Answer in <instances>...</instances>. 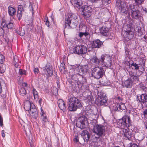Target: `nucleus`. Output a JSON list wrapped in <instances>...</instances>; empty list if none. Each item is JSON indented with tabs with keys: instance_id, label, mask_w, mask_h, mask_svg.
<instances>
[{
	"instance_id": "de8ad7c7",
	"label": "nucleus",
	"mask_w": 147,
	"mask_h": 147,
	"mask_svg": "<svg viewBox=\"0 0 147 147\" xmlns=\"http://www.w3.org/2000/svg\"><path fill=\"white\" fill-rule=\"evenodd\" d=\"M4 57L0 54V64H2L4 60Z\"/></svg>"
},
{
	"instance_id": "3c124183",
	"label": "nucleus",
	"mask_w": 147,
	"mask_h": 147,
	"mask_svg": "<svg viewBox=\"0 0 147 147\" xmlns=\"http://www.w3.org/2000/svg\"><path fill=\"white\" fill-rule=\"evenodd\" d=\"M128 147H138V146L136 144L131 143L130 144L129 146Z\"/></svg>"
},
{
	"instance_id": "6e6552de",
	"label": "nucleus",
	"mask_w": 147,
	"mask_h": 147,
	"mask_svg": "<svg viewBox=\"0 0 147 147\" xmlns=\"http://www.w3.org/2000/svg\"><path fill=\"white\" fill-rule=\"evenodd\" d=\"M100 61L102 67H109L111 65V57L106 54L101 55Z\"/></svg>"
},
{
	"instance_id": "72a5a7b5",
	"label": "nucleus",
	"mask_w": 147,
	"mask_h": 147,
	"mask_svg": "<svg viewBox=\"0 0 147 147\" xmlns=\"http://www.w3.org/2000/svg\"><path fill=\"white\" fill-rule=\"evenodd\" d=\"M118 107L119 109L122 111L125 110L126 108L125 105L123 103H121L119 104Z\"/></svg>"
},
{
	"instance_id": "49530a36",
	"label": "nucleus",
	"mask_w": 147,
	"mask_h": 147,
	"mask_svg": "<svg viewBox=\"0 0 147 147\" xmlns=\"http://www.w3.org/2000/svg\"><path fill=\"white\" fill-rule=\"evenodd\" d=\"M139 76L138 75H134L133 77L131 78L134 81H138V80Z\"/></svg>"
},
{
	"instance_id": "5701e85b",
	"label": "nucleus",
	"mask_w": 147,
	"mask_h": 147,
	"mask_svg": "<svg viewBox=\"0 0 147 147\" xmlns=\"http://www.w3.org/2000/svg\"><path fill=\"white\" fill-rule=\"evenodd\" d=\"M100 32L102 35L104 36L107 35L109 31L108 28L107 27H104L101 28L99 29Z\"/></svg>"
},
{
	"instance_id": "0e129e2a",
	"label": "nucleus",
	"mask_w": 147,
	"mask_h": 147,
	"mask_svg": "<svg viewBox=\"0 0 147 147\" xmlns=\"http://www.w3.org/2000/svg\"><path fill=\"white\" fill-rule=\"evenodd\" d=\"M29 7H30H30L31 8V9H32V13H33V7H32V5H30V6H29Z\"/></svg>"
},
{
	"instance_id": "b1692460",
	"label": "nucleus",
	"mask_w": 147,
	"mask_h": 147,
	"mask_svg": "<svg viewBox=\"0 0 147 147\" xmlns=\"http://www.w3.org/2000/svg\"><path fill=\"white\" fill-rule=\"evenodd\" d=\"M5 22L6 23L4 24V25H5L6 27H7L8 28L11 29L13 27V24L11 22H8V21L5 22V21L3 20L2 25Z\"/></svg>"
},
{
	"instance_id": "f704fd0d",
	"label": "nucleus",
	"mask_w": 147,
	"mask_h": 147,
	"mask_svg": "<svg viewBox=\"0 0 147 147\" xmlns=\"http://www.w3.org/2000/svg\"><path fill=\"white\" fill-rule=\"evenodd\" d=\"M17 33L21 36H23L25 34V32L24 29H21L19 31H17Z\"/></svg>"
},
{
	"instance_id": "a19ab883",
	"label": "nucleus",
	"mask_w": 147,
	"mask_h": 147,
	"mask_svg": "<svg viewBox=\"0 0 147 147\" xmlns=\"http://www.w3.org/2000/svg\"><path fill=\"white\" fill-rule=\"evenodd\" d=\"M135 3L138 5H141L143 3L144 0H134Z\"/></svg>"
},
{
	"instance_id": "bf43d9fd",
	"label": "nucleus",
	"mask_w": 147,
	"mask_h": 147,
	"mask_svg": "<svg viewBox=\"0 0 147 147\" xmlns=\"http://www.w3.org/2000/svg\"><path fill=\"white\" fill-rule=\"evenodd\" d=\"M44 22L46 23V22H49L48 20V18L46 17L44 20Z\"/></svg>"
},
{
	"instance_id": "09e8293b",
	"label": "nucleus",
	"mask_w": 147,
	"mask_h": 147,
	"mask_svg": "<svg viewBox=\"0 0 147 147\" xmlns=\"http://www.w3.org/2000/svg\"><path fill=\"white\" fill-rule=\"evenodd\" d=\"M23 11V7L22 5H19L18 6V11Z\"/></svg>"
},
{
	"instance_id": "a211bd4d",
	"label": "nucleus",
	"mask_w": 147,
	"mask_h": 147,
	"mask_svg": "<svg viewBox=\"0 0 147 147\" xmlns=\"http://www.w3.org/2000/svg\"><path fill=\"white\" fill-rule=\"evenodd\" d=\"M138 100L140 102L144 103L147 102V94H143L137 96Z\"/></svg>"
},
{
	"instance_id": "aec40b11",
	"label": "nucleus",
	"mask_w": 147,
	"mask_h": 147,
	"mask_svg": "<svg viewBox=\"0 0 147 147\" xmlns=\"http://www.w3.org/2000/svg\"><path fill=\"white\" fill-rule=\"evenodd\" d=\"M58 106L61 110L63 112L65 111L66 106L63 100L61 99H59L58 101Z\"/></svg>"
},
{
	"instance_id": "864d4df0",
	"label": "nucleus",
	"mask_w": 147,
	"mask_h": 147,
	"mask_svg": "<svg viewBox=\"0 0 147 147\" xmlns=\"http://www.w3.org/2000/svg\"><path fill=\"white\" fill-rule=\"evenodd\" d=\"M0 125L1 126H2L3 123V119L1 116H0Z\"/></svg>"
},
{
	"instance_id": "c85d7f7f",
	"label": "nucleus",
	"mask_w": 147,
	"mask_h": 147,
	"mask_svg": "<svg viewBox=\"0 0 147 147\" xmlns=\"http://www.w3.org/2000/svg\"><path fill=\"white\" fill-rule=\"evenodd\" d=\"M32 92L34 96V99L35 100L38 99V92L36 91V89H33Z\"/></svg>"
},
{
	"instance_id": "9d476101",
	"label": "nucleus",
	"mask_w": 147,
	"mask_h": 147,
	"mask_svg": "<svg viewBox=\"0 0 147 147\" xmlns=\"http://www.w3.org/2000/svg\"><path fill=\"white\" fill-rule=\"evenodd\" d=\"M93 132L98 136H102L104 134L105 129V127L100 125H96L94 126Z\"/></svg>"
},
{
	"instance_id": "c756f323",
	"label": "nucleus",
	"mask_w": 147,
	"mask_h": 147,
	"mask_svg": "<svg viewBox=\"0 0 147 147\" xmlns=\"http://www.w3.org/2000/svg\"><path fill=\"white\" fill-rule=\"evenodd\" d=\"M92 61L96 64L99 65L100 63V60L98 59L96 56H94L92 58Z\"/></svg>"
},
{
	"instance_id": "6ab92c4d",
	"label": "nucleus",
	"mask_w": 147,
	"mask_h": 147,
	"mask_svg": "<svg viewBox=\"0 0 147 147\" xmlns=\"http://www.w3.org/2000/svg\"><path fill=\"white\" fill-rule=\"evenodd\" d=\"M71 2L75 7L78 8H79L82 5V2L81 0H71Z\"/></svg>"
},
{
	"instance_id": "2f4dec72",
	"label": "nucleus",
	"mask_w": 147,
	"mask_h": 147,
	"mask_svg": "<svg viewBox=\"0 0 147 147\" xmlns=\"http://www.w3.org/2000/svg\"><path fill=\"white\" fill-rule=\"evenodd\" d=\"M51 91L54 95H56L57 94L58 91L56 88L55 87H52Z\"/></svg>"
},
{
	"instance_id": "58836bf2",
	"label": "nucleus",
	"mask_w": 147,
	"mask_h": 147,
	"mask_svg": "<svg viewBox=\"0 0 147 147\" xmlns=\"http://www.w3.org/2000/svg\"><path fill=\"white\" fill-rule=\"evenodd\" d=\"M90 138V136L89 135V134L88 133L86 135V136H85L82 138H83L85 141H86V142H88Z\"/></svg>"
},
{
	"instance_id": "052dcab7",
	"label": "nucleus",
	"mask_w": 147,
	"mask_h": 147,
	"mask_svg": "<svg viewBox=\"0 0 147 147\" xmlns=\"http://www.w3.org/2000/svg\"><path fill=\"white\" fill-rule=\"evenodd\" d=\"M144 115H147V109L144 111Z\"/></svg>"
},
{
	"instance_id": "ea45409f",
	"label": "nucleus",
	"mask_w": 147,
	"mask_h": 147,
	"mask_svg": "<svg viewBox=\"0 0 147 147\" xmlns=\"http://www.w3.org/2000/svg\"><path fill=\"white\" fill-rule=\"evenodd\" d=\"M22 16V12L21 11H18L17 17L19 20H20Z\"/></svg>"
},
{
	"instance_id": "0eeeda50",
	"label": "nucleus",
	"mask_w": 147,
	"mask_h": 147,
	"mask_svg": "<svg viewBox=\"0 0 147 147\" xmlns=\"http://www.w3.org/2000/svg\"><path fill=\"white\" fill-rule=\"evenodd\" d=\"M129 7L131 16L133 19L140 20L142 18L139 10H138L135 5L129 4Z\"/></svg>"
},
{
	"instance_id": "79ce46f5",
	"label": "nucleus",
	"mask_w": 147,
	"mask_h": 147,
	"mask_svg": "<svg viewBox=\"0 0 147 147\" xmlns=\"http://www.w3.org/2000/svg\"><path fill=\"white\" fill-rule=\"evenodd\" d=\"M88 133H89L87 131L84 130L82 131L81 134V135L82 137L83 138L85 136H86V135H87Z\"/></svg>"
},
{
	"instance_id": "20e7f679",
	"label": "nucleus",
	"mask_w": 147,
	"mask_h": 147,
	"mask_svg": "<svg viewBox=\"0 0 147 147\" xmlns=\"http://www.w3.org/2000/svg\"><path fill=\"white\" fill-rule=\"evenodd\" d=\"M23 125L30 146L32 147V146H34L35 144V139L33 138L30 130V127L26 124H24Z\"/></svg>"
},
{
	"instance_id": "6e6d98bb",
	"label": "nucleus",
	"mask_w": 147,
	"mask_h": 147,
	"mask_svg": "<svg viewBox=\"0 0 147 147\" xmlns=\"http://www.w3.org/2000/svg\"><path fill=\"white\" fill-rule=\"evenodd\" d=\"M74 141L76 142H77L78 141V137H76L74 139Z\"/></svg>"
},
{
	"instance_id": "338daca9",
	"label": "nucleus",
	"mask_w": 147,
	"mask_h": 147,
	"mask_svg": "<svg viewBox=\"0 0 147 147\" xmlns=\"http://www.w3.org/2000/svg\"><path fill=\"white\" fill-rule=\"evenodd\" d=\"M23 85L25 87H26L27 86V84L26 83L24 82L23 84Z\"/></svg>"
},
{
	"instance_id": "7ed1b4c3",
	"label": "nucleus",
	"mask_w": 147,
	"mask_h": 147,
	"mask_svg": "<svg viewBox=\"0 0 147 147\" xmlns=\"http://www.w3.org/2000/svg\"><path fill=\"white\" fill-rule=\"evenodd\" d=\"M68 108L70 111H75L82 107L80 101L74 96H71L68 99Z\"/></svg>"
},
{
	"instance_id": "f8f14e48",
	"label": "nucleus",
	"mask_w": 147,
	"mask_h": 147,
	"mask_svg": "<svg viewBox=\"0 0 147 147\" xmlns=\"http://www.w3.org/2000/svg\"><path fill=\"white\" fill-rule=\"evenodd\" d=\"M130 118L126 116H123L121 119L117 122V124L121 128L126 127L127 128L129 126Z\"/></svg>"
},
{
	"instance_id": "ddd939ff",
	"label": "nucleus",
	"mask_w": 147,
	"mask_h": 147,
	"mask_svg": "<svg viewBox=\"0 0 147 147\" xmlns=\"http://www.w3.org/2000/svg\"><path fill=\"white\" fill-rule=\"evenodd\" d=\"M133 30L132 28H129L125 31L123 35L126 40H129L133 38L134 36Z\"/></svg>"
},
{
	"instance_id": "f257e3e1",
	"label": "nucleus",
	"mask_w": 147,
	"mask_h": 147,
	"mask_svg": "<svg viewBox=\"0 0 147 147\" xmlns=\"http://www.w3.org/2000/svg\"><path fill=\"white\" fill-rule=\"evenodd\" d=\"M88 69V67L86 65H77L75 66L73 69H71L69 71L70 75L71 76V78L76 81H78L77 83L78 84H79L80 82L78 78H76V75L82 76L86 74Z\"/></svg>"
},
{
	"instance_id": "393cba45",
	"label": "nucleus",
	"mask_w": 147,
	"mask_h": 147,
	"mask_svg": "<svg viewBox=\"0 0 147 147\" xmlns=\"http://www.w3.org/2000/svg\"><path fill=\"white\" fill-rule=\"evenodd\" d=\"M132 82L131 79H128L124 83V85L126 88H130L132 86Z\"/></svg>"
},
{
	"instance_id": "39448f33",
	"label": "nucleus",
	"mask_w": 147,
	"mask_h": 147,
	"mask_svg": "<svg viewBox=\"0 0 147 147\" xmlns=\"http://www.w3.org/2000/svg\"><path fill=\"white\" fill-rule=\"evenodd\" d=\"M116 5L119 7V8L120 10L121 13L130 15V10L129 9V5L128 6L124 2L121 1L120 0H117L116 1Z\"/></svg>"
},
{
	"instance_id": "1a4fd4ad",
	"label": "nucleus",
	"mask_w": 147,
	"mask_h": 147,
	"mask_svg": "<svg viewBox=\"0 0 147 147\" xmlns=\"http://www.w3.org/2000/svg\"><path fill=\"white\" fill-rule=\"evenodd\" d=\"M104 74L103 69L100 67H96L92 69V75L97 79L102 78Z\"/></svg>"
},
{
	"instance_id": "473e14b6",
	"label": "nucleus",
	"mask_w": 147,
	"mask_h": 147,
	"mask_svg": "<svg viewBox=\"0 0 147 147\" xmlns=\"http://www.w3.org/2000/svg\"><path fill=\"white\" fill-rule=\"evenodd\" d=\"M20 94L22 96H24L26 94V91L24 88H21L20 90Z\"/></svg>"
},
{
	"instance_id": "423d86ee",
	"label": "nucleus",
	"mask_w": 147,
	"mask_h": 147,
	"mask_svg": "<svg viewBox=\"0 0 147 147\" xmlns=\"http://www.w3.org/2000/svg\"><path fill=\"white\" fill-rule=\"evenodd\" d=\"M87 50L86 47L83 45H77L70 50V52L79 55L84 54L87 52Z\"/></svg>"
},
{
	"instance_id": "4be33fe9",
	"label": "nucleus",
	"mask_w": 147,
	"mask_h": 147,
	"mask_svg": "<svg viewBox=\"0 0 147 147\" xmlns=\"http://www.w3.org/2000/svg\"><path fill=\"white\" fill-rule=\"evenodd\" d=\"M103 42L99 40H96L93 42L92 46L95 48H100L102 45Z\"/></svg>"
},
{
	"instance_id": "4c0bfd02",
	"label": "nucleus",
	"mask_w": 147,
	"mask_h": 147,
	"mask_svg": "<svg viewBox=\"0 0 147 147\" xmlns=\"http://www.w3.org/2000/svg\"><path fill=\"white\" fill-rule=\"evenodd\" d=\"M65 65L63 63H61L59 67V70L60 72H62V71H65Z\"/></svg>"
},
{
	"instance_id": "cd10ccee",
	"label": "nucleus",
	"mask_w": 147,
	"mask_h": 147,
	"mask_svg": "<svg viewBox=\"0 0 147 147\" xmlns=\"http://www.w3.org/2000/svg\"><path fill=\"white\" fill-rule=\"evenodd\" d=\"M98 100L100 102V104L102 105H104L107 102L106 98L103 97V96H100V98Z\"/></svg>"
},
{
	"instance_id": "603ef678",
	"label": "nucleus",
	"mask_w": 147,
	"mask_h": 147,
	"mask_svg": "<svg viewBox=\"0 0 147 147\" xmlns=\"http://www.w3.org/2000/svg\"><path fill=\"white\" fill-rule=\"evenodd\" d=\"M34 71L35 74H38L39 71V70L38 68H35L34 70Z\"/></svg>"
},
{
	"instance_id": "e2e57ef3",
	"label": "nucleus",
	"mask_w": 147,
	"mask_h": 147,
	"mask_svg": "<svg viewBox=\"0 0 147 147\" xmlns=\"http://www.w3.org/2000/svg\"><path fill=\"white\" fill-rule=\"evenodd\" d=\"M49 22H46V23H45L46 25L48 27L49 26Z\"/></svg>"
},
{
	"instance_id": "5fc2aeb1",
	"label": "nucleus",
	"mask_w": 147,
	"mask_h": 147,
	"mask_svg": "<svg viewBox=\"0 0 147 147\" xmlns=\"http://www.w3.org/2000/svg\"><path fill=\"white\" fill-rule=\"evenodd\" d=\"M2 136L3 137H4L5 136V131L4 130H3L1 132Z\"/></svg>"
},
{
	"instance_id": "f03ea898",
	"label": "nucleus",
	"mask_w": 147,
	"mask_h": 147,
	"mask_svg": "<svg viewBox=\"0 0 147 147\" xmlns=\"http://www.w3.org/2000/svg\"><path fill=\"white\" fill-rule=\"evenodd\" d=\"M64 31L67 29L76 27L78 24V20L76 15L72 13H68L66 17Z\"/></svg>"
},
{
	"instance_id": "f3484780",
	"label": "nucleus",
	"mask_w": 147,
	"mask_h": 147,
	"mask_svg": "<svg viewBox=\"0 0 147 147\" xmlns=\"http://www.w3.org/2000/svg\"><path fill=\"white\" fill-rule=\"evenodd\" d=\"M33 105H34L32 103H31L29 101L27 100L24 103V108L25 110L28 111L30 110V112L32 107H34Z\"/></svg>"
},
{
	"instance_id": "680f3d73",
	"label": "nucleus",
	"mask_w": 147,
	"mask_h": 147,
	"mask_svg": "<svg viewBox=\"0 0 147 147\" xmlns=\"http://www.w3.org/2000/svg\"><path fill=\"white\" fill-rule=\"evenodd\" d=\"M5 41L7 42L8 43L9 42V40L8 38H5Z\"/></svg>"
},
{
	"instance_id": "4d7b16f0",
	"label": "nucleus",
	"mask_w": 147,
	"mask_h": 147,
	"mask_svg": "<svg viewBox=\"0 0 147 147\" xmlns=\"http://www.w3.org/2000/svg\"><path fill=\"white\" fill-rule=\"evenodd\" d=\"M14 66L16 67H18L19 66V65L18 63H14Z\"/></svg>"
},
{
	"instance_id": "c9c22d12",
	"label": "nucleus",
	"mask_w": 147,
	"mask_h": 147,
	"mask_svg": "<svg viewBox=\"0 0 147 147\" xmlns=\"http://www.w3.org/2000/svg\"><path fill=\"white\" fill-rule=\"evenodd\" d=\"M100 137V136H93L92 139V141L94 142H97Z\"/></svg>"
},
{
	"instance_id": "9b49d317",
	"label": "nucleus",
	"mask_w": 147,
	"mask_h": 147,
	"mask_svg": "<svg viewBox=\"0 0 147 147\" xmlns=\"http://www.w3.org/2000/svg\"><path fill=\"white\" fill-rule=\"evenodd\" d=\"M87 124V119L84 116L79 117L76 123L77 127L82 129L85 128Z\"/></svg>"
},
{
	"instance_id": "412c9836",
	"label": "nucleus",
	"mask_w": 147,
	"mask_h": 147,
	"mask_svg": "<svg viewBox=\"0 0 147 147\" xmlns=\"http://www.w3.org/2000/svg\"><path fill=\"white\" fill-rule=\"evenodd\" d=\"M33 107H32L31 111H30V115L34 118L36 119L38 116V112L35 106L33 105Z\"/></svg>"
},
{
	"instance_id": "e433bc0d",
	"label": "nucleus",
	"mask_w": 147,
	"mask_h": 147,
	"mask_svg": "<svg viewBox=\"0 0 147 147\" xmlns=\"http://www.w3.org/2000/svg\"><path fill=\"white\" fill-rule=\"evenodd\" d=\"M131 66H132L134 67V69H139V67L138 65L136 63H133L131 64Z\"/></svg>"
},
{
	"instance_id": "dca6fc26",
	"label": "nucleus",
	"mask_w": 147,
	"mask_h": 147,
	"mask_svg": "<svg viewBox=\"0 0 147 147\" xmlns=\"http://www.w3.org/2000/svg\"><path fill=\"white\" fill-rule=\"evenodd\" d=\"M44 68L43 70L48 76H51L53 75V70L50 65H47Z\"/></svg>"
},
{
	"instance_id": "c03bdc74",
	"label": "nucleus",
	"mask_w": 147,
	"mask_h": 147,
	"mask_svg": "<svg viewBox=\"0 0 147 147\" xmlns=\"http://www.w3.org/2000/svg\"><path fill=\"white\" fill-rule=\"evenodd\" d=\"M18 57L17 56H16L13 57V63H18Z\"/></svg>"
},
{
	"instance_id": "37998d69",
	"label": "nucleus",
	"mask_w": 147,
	"mask_h": 147,
	"mask_svg": "<svg viewBox=\"0 0 147 147\" xmlns=\"http://www.w3.org/2000/svg\"><path fill=\"white\" fill-rule=\"evenodd\" d=\"M88 34L87 32H82L79 33V36L81 38L83 35H84L85 36L88 35Z\"/></svg>"
},
{
	"instance_id": "a18cd8bd",
	"label": "nucleus",
	"mask_w": 147,
	"mask_h": 147,
	"mask_svg": "<svg viewBox=\"0 0 147 147\" xmlns=\"http://www.w3.org/2000/svg\"><path fill=\"white\" fill-rule=\"evenodd\" d=\"M19 74L20 75H22L23 74L25 75V74H26V71L25 70H24L23 71V70L22 69H20L19 70Z\"/></svg>"
},
{
	"instance_id": "4468645a",
	"label": "nucleus",
	"mask_w": 147,
	"mask_h": 147,
	"mask_svg": "<svg viewBox=\"0 0 147 147\" xmlns=\"http://www.w3.org/2000/svg\"><path fill=\"white\" fill-rule=\"evenodd\" d=\"M82 11V14L87 17H89L90 15V13L92 11V9L90 7L85 5L82 7L81 8Z\"/></svg>"
},
{
	"instance_id": "a878e982",
	"label": "nucleus",
	"mask_w": 147,
	"mask_h": 147,
	"mask_svg": "<svg viewBox=\"0 0 147 147\" xmlns=\"http://www.w3.org/2000/svg\"><path fill=\"white\" fill-rule=\"evenodd\" d=\"M16 9L13 8L9 7H8V13L10 16H13L16 13Z\"/></svg>"
},
{
	"instance_id": "7c9ffc66",
	"label": "nucleus",
	"mask_w": 147,
	"mask_h": 147,
	"mask_svg": "<svg viewBox=\"0 0 147 147\" xmlns=\"http://www.w3.org/2000/svg\"><path fill=\"white\" fill-rule=\"evenodd\" d=\"M6 70V68L5 65L2 64H0V73H4Z\"/></svg>"
},
{
	"instance_id": "774afa93",
	"label": "nucleus",
	"mask_w": 147,
	"mask_h": 147,
	"mask_svg": "<svg viewBox=\"0 0 147 147\" xmlns=\"http://www.w3.org/2000/svg\"><path fill=\"white\" fill-rule=\"evenodd\" d=\"M91 2L92 3L95 2L96 1H97L98 0H90Z\"/></svg>"
},
{
	"instance_id": "8fccbe9b",
	"label": "nucleus",
	"mask_w": 147,
	"mask_h": 147,
	"mask_svg": "<svg viewBox=\"0 0 147 147\" xmlns=\"http://www.w3.org/2000/svg\"><path fill=\"white\" fill-rule=\"evenodd\" d=\"M129 77L130 78H131L134 76V73L132 71H129Z\"/></svg>"
},
{
	"instance_id": "bb28decb",
	"label": "nucleus",
	"mask_w": 147,
	"mask_h": 147,
	"mask_svg": "<svg viewBox=\"0 0 147 147\" xmlns=\"http://www.w3.org/2000/svg\"><path fill=\"white\" fill-rule=\"evenodd\" d=\"M41 118L42 119V121L45 122H47L48 121L47 118V116L44 113L42 109H41Z\"/></svg>"
},
{
	"instance_id": "13d9d810",
	"label": "nucleus",
	"mask_w": 147,
	"mask_h": 147,
	"mask_svg": "<svg viewBox=\"0 0 147 147\" xmlns=\"http://www.w3.org/2000/svg\"><path fill=\"white\" fill-rule=\"evenodd\" d=\"M1 80H0V93H1V92H2V89L1 86Z\"/></svg>"
},
{
	"instance_id": "2eb2a0df",
	"label": "nucleus",
	"mask_w": 147,
	"mask_h": 147,
	"mask_svg": "<svg viewBox=\"0 0 147 147\" xmlns=\"http://www.w3.org/2000/svg\"><path fill=\"white\" fill-rule=\"evenodd\" d=\"M127 128V129H122L123 134L125 139H128L129 140H130L131 138V133L129 131V129L128 127Z\"/></svg>"
},
{
	"instance_id": "69168bd1",
	"label": "nucleus",
	"mask_w": 147,
	"mask_h": 147,
	"mask_svg": "<svg viewBox=\"0 0 147 147\" xmlns=\"http://www.w3.org/2000/svg\"><path fill=\"white\" fill-rule=\"evenodd\" d=\"M110 0H102V1H104V2H106L107 3H108V2L110 1Z\"/></svg>"
}]
</instances>
